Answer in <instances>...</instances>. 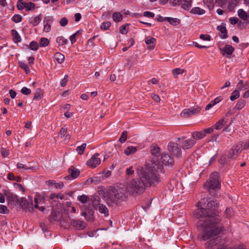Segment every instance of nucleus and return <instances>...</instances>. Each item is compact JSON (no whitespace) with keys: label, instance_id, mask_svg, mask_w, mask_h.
Listing matches in <instances>:
<instances>
[{"label":"nucleus","instance_id":"obj_1","mask_svg":"<svg viewBox=\"0 0 249 249\" xmlns=\"http://www.w3.org/2000/svg\"><path fill=\"white\" fill-rule=\"evenodd\" d=\"M198 208L194 212V216L199 220L196 223L197 230L201 232L198 237L206 241L213 238L223 230L219 224L220 216L215 213L217 203L213 198H204L197 203Z\"/></svg>","mask_w":249,"mask_h":249},{"label":"nucleus","instance_id":"obj_2","mask_svg":"<svg viewBox=\"0 0 249 249\" xmlns=\"http://www.w3.org/2000/svg\"><path fill=\"white\" fill-rule=\"evenodd\" d=\"M162 166L161 164L155 163L152 166L145 164L136 168L139 178L131 179L127 183V189L132 195H140L143 193L145 187H150L157 184L160 180L156 171H160Z\"/></svg>","mask_w":249,"mask_h":249},{"label":"nucleus","instance_id":"obj_3","mask_svg":"<svg viewBox=\"0 0 249 249\" xmlns=\"http://www.w3.org/2000/svg\"><path fill=\"white\" fill-rule=\"evenodd\" d=\"M102 198L109 207H116L126 200L127 192L124 189L110 187L105 192Z\"/></svg>","mask_w":249,"mask_h":249},{"label":"nucleus","instance_id":"obj_4","mask_svg":"<svg viewBox=\"0 0 249 249\" xmlns=\"http://www.w3.org/2000/svg\"><path fill=\"white\" fill-rule=\"evenodd\" d=\"M161 161L159 160H153V162H152L151 164H147L148 166H152L155 163H158L159 164H161L162 165V168L160 171H156V173L157 174V172H162L163 171V165L165 166H172L174 163V160L171 156L167 154V153H162V155L160 157Z\"/></svg>","mask_w":249,"mask_h":249},{"label":"nucleus","instance_id":"obj_5","mask_svg":"<svg viewBox=\"0 0 249 249\" xmlns=\"http://www.w3.org/2000/svg\"><path fill=\"white\" fill-rule=\"evenodd\" d=\"M208 189H214L218 188L220 186L219 180V173L214 172L210 176V182L208 183Z\"/></svg>","mask_w":249,"mask_h":249},{"label":"nucleus","instance_id":"obj_6","mask_svg":"<svg viewBox=\"0 0 249 249\" xmlns=\"http://www.w3.org/2000/svg\"><path fill=\"white\" fill-rule=\"evenodd\" d=\"M168 149L170 153L177 158L181 156V150L179 145L174 142H170L168 145Z\"/></svg>","mask_w":249,"mask_h":249},{"label":"nucleus","instance_id":"obj_7","mask_svg":"<svg viewBox=\"0 0 249 249\" xmlns=\"http://www.w3.org/2000/svg\"><path fill=\"white\" fill-rule=\"evenodd\" d=\"M168 149L170 153L177 158L181 156V150L179 145L174 142H170L168 145Z\"/></svg>","mask_w":249,"mask_h":249},{"label":"nucleus","instance_id":"obj_8","mask_svg":"<svg viewBox=\"0 0 249 249\" xmlns=\"http://www.w3.org/2000/svg\"><path fill=\"white\" fill-rule=\"evenodd\" d=\"M201 108L198 107H194L190 108L184 109L180 114L181 117H189L200 112Z\"/></svg>","mask_w":249,"mask_h":249},{"label":"nucleus","instance_id":"obj_9","mask_svg":"<svg viewBox=\"0 0 249 249\" xmlns=\"http://www.w3.org/2000/svg\"><path fill=\"white\" fill-rule=\"evenodd\" d=\"M100 154L99 153L94 154L91 158L87 161V165L92 168L96 167L101 163V159L98 158Z\"/></svg>","mask_w":249,"mask_h":249},{"label":"nucleus","instance_id":"obj_10","mask_svg":"<svg viewBox=\"0 0 249 249\" xmlns=\"http://www.w3.org/2000/svg\"><path fill=\"white\" fill-rule=\"evenodd\" d=\"M240 151V147L238 145H234L225 154V156L228 159H235Z\"/></svg>","mask_w":249,"mask_h":249},{"label":"nucleus","instance_id":"obj_11","mask_svg":"<svg viewBox=\"0 0 249 249\" xmlns=\"http://www.w3.org/2000/svg\"><path fill=\"white\" fill-rule=\"evenodd\" d=\"M17 7L19 10L25 8L27 10H33L35 9V4L31 2H23L22 0H18Z\"/></svg>","mask_w":249,"mask_h":249},{"label":"nucleus","instance_id":"obj_12","mask_svg":"<svg viewBox=\"0 0 249 249\" xmlns=\"http://www.w3.org/2000/svg\"><path fill=\"white\" fill-rule=\"evenodd\" d=\"M29 200H27L25 198H21L19 201V203L22 209H28L29 211L30 209H33V201L32 198L30 197H29Z\"/></svg>","mask_w":249,"mask_h":249},{"label":"nucleus","instance_id":"obj_13","mask_svg":"<svg viewBox=\"0 0 249 249\" xmlns=\"http://www.w3.org/2000/svg\"><path fill=\"white\" fill-rule=\"evenodd\" d=\"M53 21V18L52 16L46 17L43 20L44 31L48 33L51 29V24Z\"/></svg>","mask_w":249,"mask_h":249},{"label":"nucleus","instance_id":"obj_14","mask_svg":"<svg viewBox=\"0 0 249 249\" xmlns=\"http://www.w3.org/2000/svg\"><path fill=\"white\" fill-rule=\"evenodd\" d=\"M69 175L66 176L65 179L67 180L71 178L75 179L79 175L80 172L78 169L71 166L69 169Z\"/></svg>","mask_w":249,"mask_h":249},{"label":"nucleus","instance_id":"obj_15","mask_svg":"<svg viewBox=\"0 0 249 249\" xmlns=\"http://www.w3.org/2000/svg\"><path fill=\"white\" fill-rule=\"evenodd\" d=\"M71 225L77 230H83L86 227V224L85 222L72 219L71 220Z\"/></svg>","mask_w":249,"mask_h":249},{"label":"nucleus","instance_id":"obj_16","mask_svg":"<svg viewBox=\"0 0 249 249\" xmlns=\"http://www.w3.org/2000/svg\"><path fill=\"white\" fill-rule=\"evenodd\" d=\"M151 154L153 156H154V157L153 158V160L154 159L155 160H159L158 158L160 156V148L158 146L154 145V146H151Z\"/></svg>","mask_w":249,"mask_h":249},{"label":"nucleus","instance_id":"obj_17","mask_svg":"<svg viewBox=\"0 0 249 249\" xmlns=\"http://www.w3.org/2000/svg\"><path fill=\"white\" fill-rule=\"evenodd\" d=\"M220 50L222 52L223 55L227 54V55H230L233 53L234 49L231 45L227 44L223 48L220 49Z\"/></svg>","mask_w":249,"mask_h":249},{"label":"nucleus","instance_id":"obj_18","mask_svg":"<svg viewBox=\"0 0 249 249\" xmlns=\"http://www.w3.org/2000/svg\"><path fill=\"white\" fill-rule=\"evenodd\" d=\"M196 143V141L193 139H190L185 141L182 144V147L184 149H188L193 147Z\"/></svg>","mask_w":249,"mask_h":249},{"label":"nucleus","instance_id":"obj_19","mask_svg":"<svg viewBox=\"0 0 249 249\" xmlns=\"http://www.w3.org/2000/svg\"><path fill=\"white\" fill-rule=\"evenodd\" d=\"M156 39L151 36H147L145 38V43L149 45L148 48L153 50L155 46Z\"/></svg>","mask_w":249,"mask_h":249},{"label":"nucleus","instance_id":"obj_20","mask_svg":"<svg viewBox=\"0 0 249 249\" xmlns=\"http://www.w3.org/2000/svg\"><path fill=\"white\" fill-rule=\"evenodd\" d=\"M219 242L218 238H213L208 241L206 243V248L207 249H213L215 247Z\"/></svg>","mask_w":249,"mask_h":249},{"label":"nucleus","instance_id":"obj_21","mask_svg":"<svg viewBox=\"0 0 249 249\" xmlns=\"http://www.w3.org/2000/svg\"><path fill=\"white\" fill-rule=\"evenodd\" d=\"M217 29L222 34V35L220 36V37L222 39H226L228 37L227 31L225 26L222 25L218 26L217 27Z\"/></svg>","mask_w":249,"mask_h":249},{"label":"nucleus","instance_id":"obj_22","mask_svg":"<svg viewBox=\"0 0 249 249\" xmlns=\"http://www.w3.org/2000/svg\"><path fill=\"white\" fill-rule=\"evenodd\" d=\"M227 122V119L225 118L221 119L219 120L215 124L213 125L214 129L216 130L220 129L225 124H226Z\"/></svg>","mask_w":249,"mask_h":249},{"label":"nucleus","instance_id":"obj_23","mask_svg":"<svg viewBox=\"0 0 249 249\" xmlns=\"http://www.w3.org/2000/svg\"><path fill=\"white\" fill-rule=\"evenodd\" d=\"M41 17L40 15L37 16L31 17L29 19L30 23L32 24L33 26H35L37 25L41 20Z\"/></svg>","mask_w":249,"mask_h":249},{"label":"nucleus","instance_id":"obj_24","mask_svg":"<svg viewBox=\"0 0 249 249\" xmlns=\"http://www.w3.org/2000/svg\"><path fill=\"white\" fill-rule=\"evenodd\" d=\"M97 209H98V211L101 213L104 214L105 217H107L108 216L109 212L108 209L107 208L105 205L103 204L99 205V206L97 207Z\"/></svg>","mask_w":249,"mask_h":249},{"label":"nucleus","instance_id":"obj_25","mask_svg":"<svg viewBox=\"0 0 249 249\" xmlns=\"http://www.w3.org/2000/svg\"><path fill=\"white\" fill-rule=\"evenodd\" d=\"M192 0H183L181 3V8L185 10H189L192 6Z\"/></svg>","mask_w":249,"mask_h":249},{"label":"nucleus","instance_id":"obj_26","mask_svg":"<svg viewBox=\"0 0 249 249\" xmlns=\"http://www.w3.org/2000/svg\"><path fill=\"white\" fill-rule=\"evenodd\" d=\"M190 13L192 14L202 15L205 14V11L200 7H195L191 9Z\"/></svg>","mask_w":249,"mask_h":249},{"label":"nucleus","instance_id":"obj_27","mask_svg":"<svg viewBox=\"0 0 249 249\" xmlns=\"http://www.w3.org/2000/svg\"><path fill=\"white\" fill-rule=\"evenodd\" d=\"M205 137L203 131H195L192 133V137L193 139L196 140H198L199 139H201Z\"/></svg>","mask_w":249,"mask_h":249},{"label":"nucleus","instance_id":"obj_28","mask_svg":"<svg viewBox=\"0 0 249 249\" xmlns=\"http://www.w3.org/2000/svg\"><path fill=\"white\" fill-rule=\"evenodd\" d=\"M54 58L59 64H62L64 61L65 56L61 53L57 52L54 54Z\"/></svg>","mask_w":249,"mask_h":249},{"label":"nucleus","instance_id":"obj_29","mask_svg":"<svg viewBox=\"0 0 249 249\" xmlns=\"http://www.w3.org/2000/svg\"><path fill=\"white\" fill-rule=\"evenodd\" d=\"M91 201L92 206L94 209H97V207L99 206V205H101L100 203V198L98 196H94L91 197Z\"/></svg>","mask_w":249,"mask_h":249},{"label":"nucleus","instance_id":"obj_30","mask_svg":"<svg viewBox=\"0 0 249 249\" xmlns=\"http://www.w3.org/2000/svg\"><path fill=\"white\" fill-rule=\"evenodd\" d=\"M164 20L167 21L170 24L174 26L178 25L180 23V20L177 18L165 17Z\"/></svg>","mask_w":249,"mask_h":249},{"label":"nucleus","instance_id":"obj_31","mask_svg":"<svg viewBox=\"0 0 249 249\" xmlns=\"http://www.w3.org/2000/svg\"><path fill=\"white\" fill-rule=\"evenodd\" d=\"M11 34L13 36V39L16 43L19 42L21 40L20 36H19L18 32L16 30H11Z\"/></svg>","mask_w":249,"mask_h":249},{"label":"nucleus","instance_id":"obj_32","mask_svg":"<svg viewBox=\"0 0 249 249\" xmlns=\"http://www.w3.org/2000/svg\"><path fill=\"white\" fill-rule=\"evenodd\" d=\"M137 150V147L128 146L124 151V153L127 156L135 153Z\"/></svg>","mask_w":249,"mask_h":249},{"label":"nucleus","instance_id":"obj_33","mask_svg":"<svg viewBox=\"0 0 249 249\" xmlns=\"http://www.w3.org/2000/svg\"><path fill=\"white\" fill-rule=\"evenodd\" d=\"M48 182L51 185L54 186L56 189H61L64 186V184L62 182H56L55 180H50Z\"/></svg>","mask_w":249,"mask_h":249},{"label":"nucleus","instance_id":"obj_34","mask_svg":"<svg viewBox=\"0 0 249 249\" xmlns=\"http://www.w3.org/2000/svg\"><path fill=\"white\" fill-rule=\"evenodd\" d=\"M245 105L246 101L244 99H241L238 101L235 106V108L237 110H240L245 107Z\"/></svg>","mask_w":249,"mask_h":249},{"label":"nucleus","instance_id":"obj_35","mask_svg":"<svg viewBox=\"0 0 249 249\" xmlns=\"http://www.w3.org/2000/svg\"><path fill=\"white\" fill-rule=\"evenodd\" d=\"M113 20L116 22L120 21L123 19V15L118 12H115L112 15Z\"/></svg>","mask_w":249,"mask_h":249},{"label":"nucleus","instance_id":"obj_36","mask_svg":"<svg viewBox=\"0 0 249 249\" xmlns=\"http://www.w3.org/2000/svg\"><path fill=\"white\" fill-rule=\"evenodd\" d=\"M237 13L239 18L243 20H247L248 19V16L247 14L242 9L238 10Z\"/></svg>","mask_w":249,"mask_h":249},{"label":"nucleus","instance_id":"obj_37","mask_svg":"<svg viewBox=\"0 0 249 249\" xmlns=\"http://www.w3.org/2000/svg\"><path fill=\"white\" fill-rule=\"evenodd\" d=\"M135 168L133 166H130L125 170L126 175L127 177L132 176L135 173Z\"/></svg>","mask_w":249,"mask_h":249},{"label":"nucleus","instance_id":"obj_38","mask_svg":"<svg viewBox=\"0 0 249 249\" xmlns=\"http://www.w3.org/2000/svg\"><path fill=\"white\" fill-rule=\"evenodd\" d=\"M43 94V90L42 89H37L36 91V93L34 95V99H36L37 100L40 99L42 98Z\"/></svg>","mask_w":249,"mask_h":249},{"label":"nucleus","instance_id":"obj_39","mask_svg":"<svg viewBox=\"0 0 249 249\" xmlns=\"http://www.w3.org/2000/svg\"><path fill=\"white\" fill-rule=\"evenodd\" d=\"M68 40L63 36H58L56 38V42L59 45H64L68 43Z\"/></svg>","mask_w":249,"mask_h":249},{"label":"nucleus","instance_id":"obj_40","mask_svg":"<svg viewBox=\"0 0 249 249\" xmlns=\"http://www.w3.org/2000/svg\"><path fill=\"white\" fill-rule=\"evenodd\" d=\"M49 44V40L45 37H42L40 39L39 45L40 47H45L47 46Z\"/></svg>","mask_w":249,"mask_h":249},{"label":"nucleus","instance_id":"obj_41","mask_svg":"<svg viewBox=\"0 0 249 249\" xmlns=\"http://www.w3.org/2000/svg\"><path fill=\"white\" fill-rule=\"evenodd\" d=\"M184 71L180 68H176L172 70V73L175 78H177L178 75L181 74L184 72Z\"/></svg>","mask_w":249,"mask_h":249},{"label":"nucleus","instance_id":"obj_42","mask_svg":"<svg viewBox=\"0 0 249 249\" xmlns=\"http://www.w3.org/2000/svg\"><path fill=\"white\" fill-rule=\"evenodd\" d=\"M111 26V23L109 21H105L102 23L100 25V29L103 30H107Z\"/></svg>","mask_w":249,"mask_h":249},{"label":"nucleus","instance_id":"obj_43","mask_svg":"<svg viewBox=\"0 0 249 249\" xmlns=\"http://www.w3.org/2000/svg\"><path fill=\"white\" fill-rule=\"evenodd\" d=\"M239 96L240 93L239 90H235L232 92L231 95L230 96V100L231 101H234L235 99L238 98Z\"/></svg>","mask_w":249,"mask_h":249},{"label":"nucleus","instance_id":"obj_44","mask_svg":"<svg viewBox=\"0 0 249 249\" xmlns=\"http://www.w3.org/2000/svg\"><path fill=\"white\" fill-rule=\"evenodd\" d=\"M19 66L20 67L25 71L26 73H28L30 72V70L27 64L24 62H19Z\"/></svg>","mask_w":249,"mask_h":249},{"label":"nucleus","instance_id":"obj_45","mask_svg":"<svg viewBox=\"0 0 249 249\" xmlns=\"http://www.w3.org/2000/svg\"><path fill=\"white\" fill-rule=\"evenodd\" d=\"M50 218L54 221H58L59 219V213L56 211H52Z\"/></svg>","mask_w":249,"mask_h":249},{"label":"nucleus","instance_id":"obj_46","mask_svg":"<svg viewBox=\"0 0 249 249\" xmlns=\"http://www.w3.org/2000/svg\"><path fill=\"white\" fill-rule=\"evenodd\" d=\"M86 145L87 144L86 143H84L81 145L77 147L76 151L78 152V153L80 155L83 154Z\"/></svg>","mask_w":249,"mask_h":249},{"label":"nucleus","instance_id":"obj_47","mask_svg":"<svg viewBox=\"0 0 249 249\" xmlns=\"http://www.w3.org/2000/svg\"><path fill=\"white\" fill-rule=\"evenodd\" d=\"M127 132L125 130L124 131L120 137V138L119 139V141L123 143L125 142L127 139Z\"/></svg>","mask_w":249,"mask_h":249},{"label":"nucleus","instance_id":"obj_48","mask_svg":"<svg viewBox=\"0 0 249 249\" xmlns=\"http://www.w3.org/2000/svg\"><path fill=\"white\" fill-rule=\"evenodd\" d=\"M30 48L33 51H37L38 49V45L36 41H32L30 43Z\"/></svg>","mask_w":249,"mask_h":249},{"label":"nucleus","instance_id":"obj_49","mask_svg":"<svg viewBox=\"0 0 249 249\" xmlns=\"http://www.w3.org/2000/svg\"><path fill=\"white\" fill-rule=\"evenodd\" d=\"M88 198V196L85 195L78 196L77 197V199L83 204L87 203Z\"/></svg>","mask_w":249,"mask_h":249},{"label":"nucleus","instance_id":"obj_50","mask_svg":"<svg viewBox=\"0 0 249 249\" xmlns=\"http://www.w3.org/2000/svg\"><path fill=\"white\" fill-rule=\"evenodd\" d=\"M22 17L20 15H15L12 17V20L15 23H19L22 20Z\"/></svg>","mask_w":249,"mask_h":249},{"label":"nucleus","instance_id":"obj_51","mask_svg":"<svg viewBox=\"0 0 249 249\" xmlns=\"http://www.w3.org/2000/svg\"><path fill=\"white\" fill-rule=\"evenodd\" d=\"M9 213V210L7 207L3 205H0V213L6 214Z\"/></svg>","mask_w":249,"mask_h":249},{"label":"nucleus","instance_id":"obj_52","mask_svg":"<svg viewBox=\"0 0 249 249\" xmlns=\"http://www.w3.org/2000/svg\"><path fill=\"white\" fill-rule=\"evenodd\" d=\"M21 92L24 95H27L31 93V90L27 87H24L21 89Z\"/></svg>","mask_w":249,"mask_h":249},{"label":"nucleus","instance_id":"obj_53","mask_svg":"<svg viewBox=\"0 0 249 249\" xmlns=\"http://www.w3.org/2000/svg\"><path fill=\"white\" fill-rule=\"evenodd\" d=\"M224 213L226 217H229L233 214L232 210L230 208H227Z\"/></svg>","mask_w":249,"mask_h":249},{"label":"nucleus","instance_id":"obj_54","mask_svg":"<svg viewBox=\"0 0 249 249\" xmlns=\"http://www.w3.org/2000/svg\"><path fill=\"white\" fill-rule=\"evenodd\" d=\"M68 75H65L64 77L61 80L60 85L62 87H65L66 86L67 83L68 81Z\"/></svg>","mask_w":249,"mask_h":249},{"label":"nucleus","instance_id":"obj_55","mask_svg":"<svg viewBox=\"0 0 249 249\" xmlns=\"http://www.w3.org/2000/svg\"><path fill=\"white\" fill-rule=\"evenodd\" d=\"M120 33L123 35H125L127 33L126 25H122L120 26Z\"/></svg>","mask_w":249,"mask_h":249},{"label":"nucleus","instance_id":"obj_56","mask_svg":"<svg viewBox=\"0 0 249 249\" xmlns=\"http://www.w3.org/2000/svg\"><path fill=\"white\" fill-rule=\"evenodd\" d=\"M213 129L214 128L213 126L212 127H209L203 130L204 136H205L207 134L212 133L213 130Z\"/></svg>","mask_w":249,"mask_h":249},{"label":"nucleus","instance_id":"obj_57","mask_svg":"<svg viewBox=\"0 0 249 249\" xmlns=\"http://www.w3.org/2000/svg\"><path fill=\"white\" fill-rule=\"evenodd\" d=\"M68 22V21L67 19L65 17H64L60 19L59 21V23L61 26L64 27L67 24Z\"/></svg>","mask_w":249,"mask_h":249},{"label":"nucleus","instance_id":"obj_58","mask_svg":"<svg viewBox=\"0 0 249 249\" xmlns=\"http://www.w3.org/2000/svg\"><path fill=\"white\" fill-rule=\"evenodd\" d=\"M211 36L209 35H203L201 34L200 35V38L203 40H211Z\"/></svg>","mask_w":249,"mask_h":249},{"label":"nucleus","instance_id":"obj_59","mask_svg":"<svg viewBox=\"0 0 249 249\" xmlns=\"http://www.w3.org/2000/svg\"><path fill=\"white\" fill-rule=\"evenodd\" d=\"M17 167L18 169H23L25 170L30 169V167H29L27 165H24L23 164L21 163H18L17 164Z\"/></svg>","mask_w":249,"mask_h":249},{"label":"nucleus","instance_id":"obj_60","mask_svg":"<svg viewBox=\"0 0 249 249\" xmlns=\"http://www.w3.org/2000/svg\"><path fill=\"white\" fill-rule=\"evenodd\" d=\"M222 99L223 98L221 96H218V97H216V98H215L211 102L214 106L217 103H219L222 100Z\"/></svg>","mask_w":249,"mask_h":249},{"label":"nucleus","instance_id":"obj_61","mask_svg":"<svg viewBox=\"0 0 249 249\" xmlns=\"http://www.w3.org/2000/svg\"><path fill=\"white\" fill-rule=\"evenodd\" d=\"M238 20L239 19L237 17H231L229 18L230 22L232 25L236 24Z\"/></svg>","mask_w":249,"mask_h":249},{"label":"nucleus","instance_id":"obj_62","mask_svg":"<svg viewBox=\"0 0 249 249\" xmlns=\"http://www.w3.org/2000/svg\"><path fill=\"white\" fill-rule=\"evenodd\" d=\"M143 16L146 17L148 18H154L155 16V14L154 13L149 12V11H145L143 14Z\"/></svg>","mask_w":249,"mask_h":249},{"label":"nucleus","instance_id":"obj_63","mask_svg":"<svg viewBox=\"0 0 249 249\" xmlns=\"http://www.w3.org/2000/svg\"><path fill=\"white\" fill-rule=\"evenodd\" d=\"M181 0H169L170 3L172 6H176L180 3Z\"/></svg>","mask_w":249,"mask_h":249},{"label":"nucleus","instance_id":"obj_64","mask_svg":"<svg viewBox=\"0 0 249 249\" xmlns=\"http://www.w3.org/2000/svg\"><path fill=\"white\" fill-rule=\"evenodd\" d=\"M67 131V127H63L61 128L60 131H59V134L61 135L62 136H64Z\"/></svg>","mask_w":249,"mask_h":249}]
</instances>
